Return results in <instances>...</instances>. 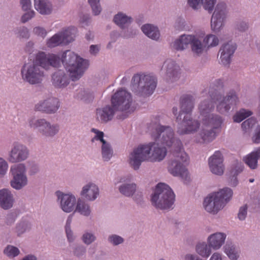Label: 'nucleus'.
Returning <instances> with one entry per match:
<instances>
[{"label":"nucleus","instance_id":"1","mask_svg":"<svg viewBox=\"0 0 260 260\" xmlns=\"http://www.w3.org/2000/svg\"><path fill=\"white\" fill-rule=\"evenodd\" d=\"M148 129L155 142L147 145H141L135 149L129 157L131 166L135 170H137L143 161L149 159L160 161L166 155V147L173 146L175 148V158L169 163L168 171L174 176L184 177L187 179L188 172L184 164L188 161V157L182 150L181 142L174 139L172 128L155 123H151Z\"/></svg>","mask_w":260,"mask_h":260},{"label":"nucleus","instance_id":"2","mask_svg":"<svg viewBox=\"0 0 260 260\" xmlns=\"http://www.w3.org/2000/svg\"><path fill=\"white\" fill-rule=\"evenodd\" d=\"M222 87V80L219 79L217 81L215 87L209 91V98L201 102L199 105L203 126L199 137L196 139L198 143H207L213 140L216 133L221 127L223 122L221 117L211 114L214 109V103L217 104V110L220 113H224L238 102V98L233 91L229 92L226 97L222 99L220 91Z\"/></svg>","mask_w":260,"mask_h":260},{"label":"nucleus","instance_id":"3","mask_svg":"<svg viewBox=\"0 0 260 260\" xmlns=\"http://www.w3.org/2000/svg\"><path fill=\"white\" fill-rule=\"evenodd\" d=\"M60 62V59L56 55L39 52L32 63H28L23 66L21 70L22 78L31 84L40 83L44 77L42 68L47 69L50 66L57 67Z\"/></svg>","mask_w":260,"mask_h":260},{"label":"nucleus","instance_id":"4","mask_svg":"<svg viewBox=\"0 0 260 260\" xmlns=\"http://www.w3.org/2000/svg\"><path fill=\"white\" fill-rule=\"evenodd\" d=\"M111 106L98 108L96 110V119L101 123H107L111 121L116 111L126 113L131 111L132 103L131 94L123 89H119L111 98Z\"/></svg>","mask_w":260,"mask_h":260},{"label":"nucleus","instance_id":"5","mask_svg":"<svg viewBox=\"0 0 260 260\" xmlns=\"http://www.w3.org/2000/svg\"><path fill=\"white\" fill-rule=\"evenodd\" d=\"M194 99L190 94H186L180 98V111L176 117L178 122L182 121L179 124L177 133L180 135L192 133L197 130L199 127V123L197 120H192L190 117L194 106Z\"/></svg>","mask_w":260,"mask_h":260},{"label":"nucleus","instance_id":"6","mask_svg":"<svg viewBox=\"0 0 260 260\" xmlns=\"http://www.w3.org/2000/svg\"><path fill=\"white\" fill-rule=\"evenodd\" d=\"M61 62L66 69L70 73V76L73 81L79 79L88 67L87 60L70 50H67L62 53Z\"/></svg>","mask_w":260,"mask_h":260},{"label":"nucleus","instance_id":"7","mask_svg":"<svg viewBox=\"0 0 260 260\" xmlns=\"http://www.w3.org/2000/svg\"><path fill=\"white\" fill-rule=\"evenodd\" d=\"M232 196L233 191L229 188L209 194L204 200V208L208 212L216 214L230 201Z\"/></svg>","mask_w":260,"mask_h":260},{"label":"nucleus","instance_id":"8","mask_svg":"<svg viewBox=\"0 0 260 260\" xmlns=\"http://www.w3.org/2000/svg\"><path fill=\"white\" fill-rule=\"evenodd\" d=\"M175 194L172 189L166 184L158 183L154 193L152 196V204L160 209H168L173 205Z\"/></svg>","mask_w":260,"mask_h":260},{"label":"nucleus","instance_id":"9","mask_svg":"<svg viewBox=\"0 0 260 260\" xmlns=\"http://www.w3.org/2000/svg\"><path fill=\"white\" fill-rule=\"evenodd\" d=\"M132 90H136L143 96H149L153 93L156 87V79L152 75L136 74L132 79Z\"/></svg>","mask_w":260,"mask_h":260},{"label":"nucleus","instance_id":"10","mask_svg":"<svg viewBox=\"0 0 260 260\" xmlns=\"http://www.w3.org/2000/svg\"><path fill=\"white\" fill-rule=\"evenodd\" d=\"M191 45L193 53L197 54L201 53L203 50V45L200 41L196 37L191 35H182L173 44V47L177 50H183Z\"/></svg>","mask_w":260,"mask_h":260},{"label":"nucleus","instance_id":"11","mask_svg":"<svg viewBox=\"0 0 260 260\" xmlns=\"http://www.w3.org/2000/svg\"><path fill=\"white\" fill-rule=\"evenodd\" d=\"M76 32L75 27H69L50 38L47 42V46L52 48L61 44H68L74 41Z\"/></svg>","mask_w":260,"mask_h":260},{"label":"nucleus","instance_id":"12","mask_svg":"<svg viewBox=\"0 0 260 260\" xmlns=\"http://www.w3.org/2000/svg\"><path fill=\"white\" fill-rule=\"evenodd\" d=\"M11 172L13 176V179L11 182L13 188L20 189L26 185L27 180L25 175V167L23 164L13 166L11 168Z\"/></svg>","mask_w":260,"mask_h":260},{"label":"nucleus","instance_id":"13","mask_svg":"<svg viewBox=\"0 0 260 260\" xmlns=\"http://www.w3.org/2000/svg\"><path fill=\"white\" fill-rule=\"evenodd\" d=\"M29 125L34 128H39V131L46 136H53L58 131V126L51 125L44 119H31L29 121Z\"/></svg>","mask_w":260,"mask_h":260},{"label":"nucleus","instance_id":"14","mask_svg":"<svg viewBox=\"0 0 260 260\" xmlns=\"http://www.w3.org/2000/svg\"><path fill=\"white\" fill-rule=\"evenodd\" d=\"M225 15V4L224 3H218L211 20V26L213 30L217 31L222 26Z\"/></svg>","mask_w":260,"mask_h":260},{"label":"nucleus","instance_id":"15","mask_svg":"<svg viewBox=\"0 0 260 260\" xmlns=\"http://www.w3.org/2000/svg\"><path fill=\"white\" fill-rule=\"evenodd\" d=\"M223 157L219 151H216L208 160L211 172L217 175H221L224 172Z\"/></svg>","mask_w":260,"mask_h":260},{"label":"nucleus","instance_id":"16","mask_svg":"<svg viewBox=\"0 0 260 260\" xmlns=\"http://www.w3.org/2000/svg\"><path fill=\"white\" fill-rule=\"evenodd\" d=\"M28 155L27 148L20 144L15 143L9 153L8 160L14 163L26 159Z\"/></svg>","mask_w":260,"mask_h":260},{"label":"nucleus","instance_id":"17","mask_svg":"<svg viewBox=\"0 0 260 260\" xmlns=\"http://www.w3.org/2000/svg\"><path fill=\"white\" fill-rule=\"evenodd\" d=\"M59 102L56 98H50L42 102H40L35 106L37 111H43L47 113L56 112L59 108Z\"/></svg>","mask_w":260,"mask_h":260},{"label":"nucleus","instance_id":"18","mask_svg":"<svg viewBox=\"0 0 260 260\" xmlns=\"http://www.w3.org/2000/svg\"><path fill=\"white\" fill-rule=\"evenodd\" d=\"M56 194L58 199H60L61 208L63 211L66 212H70L73 209L76 203V199L75 197L63 194L60 191L56 192Z\"/></svg>","mask_w":260,"mask_h":260},{"label":"nucleus","instance_id":"19","mask_svg":"<svg viewBox=\"0 0 260 260\" xmlns=\"http://www.w3.org/2000/svg\"><path fill=\"white\" fill-rule=\"evenodd\" d=\"M92 132L96 134L94 139L100 140L102 143V153L105 161L109 160L112 156V150L110 145L104 139V133L96 129L92 128Z\"/></svg>","mask_w":260,"mask_h":260},{"label":"nucleus","instance_id":"20","mask_svg":"<svg viewBox=\"0 0 260 260\" xmlns=\"http://www.w3.org/2000/svg\"><path fill=\"white\" fill-rule=\"evenodd\" d=\"M236 49V44L232 42L228 43L222 46L220 50L221 51L220 59L221 63L223 65L230 64L231 56L233 55Z\"/></svg>","mask_w":260,"mask_h":260},{"label":"nucleus","instance_id":"21","mask_svg":"<svg viewBox=\"0 0 260 260\" xmlns=\"http://www.w3.org/2000/svg\"><path fill=\"white\" fill-rule=\"evenodd\" d=\"M13 204V196L11 192L6 189L0 190V206L8 209L12 207Z\"/></svg>","mask_w":260,"mask_h":260},{"label":"nucleus","instance_id":"22","mask_svg":"<svg viewBox=\"0 0 260 260\" xmlns=\"http://www.w3.org/2000/svg\"><path fill=\"white\" fill-rule=\"evenodd\" d=\"M81 195L87 200H95L99 195V188L94 184H89L83 187Z\"/></svg>","mask_w":260,"mask_h":260},{"label":"nucleus","instance_id":"23","mask_svg":"<svg viewBox=\"0 0 260 260\" xmlns=\"http://www.w3.org/2000/svg\"><path fill=\"white\" fill-rule=\"evenodd\" d=\"M53 85L58 88L66 86L69 84V80L63 71L59 70L55 72L52 76Z\"/></svg>","mask_w":260,"mask_h":260},{"label":"nucleus","instance_id":"24","mask_svg":"<svg viewBox=\"0 0 260 260\" xmlns=\"http://www.w3.org/2000/svg\"><path fill=\"white\" fill-rule=\"evenodd\" d=\"M164 66L167 67V74L170 79L173 81L178 77L179 75V67L177 66L174 61L168 60L165 62Z\"/></svg>","mask_w":260,"mask_h":260},{"label":"nucleus","instance_id":"25","mask_svg":"<svg viewBox=\"0 0 260 260\" xmlns=\"http://www.w3.org/2000/svg\"><path fill=\"white\" fill-rule=\"evenodd\" d=\"M226 235L223 233H217L211 235L208 238L209 246L217 249L224 243Z\"/></svg>","mask_w":260,"mask_h":260},{"label":"nucleus","instance_id":"26","mask_svg":"<svg viewBox=\"0 0 260 260\" xmlns=\"http://www.w3.org/2000/svg\"><path fill=\"white\" fill-rule=\"evenodd\" d=\"M36 9L42 14L47 15L52 11V5L48 0H34Z\"/></svg>","mask_w":260,"mask_h":260},{"label":"nucleus","instance_id":"27","mask_svg":"<svg viewBox=\"0 0 260 260\" xmlns=\"http://www.w3.org/2000/svg\"><path fill=\"white\" fill-rule=\"evenodd\" d=\"M141 29L147 36L153 40H157L159 37L158 28L151 24H145L142 26Z\"/></svg>","mask_w":260,"mask_h":260},{"label":"nucleus","instance_id":"28","mask_svg":"<svg viewBox=\"0 0 260 260\" xmlns=\"http://www.w3.org/2000/svg\"><path fill=\"white\" fill-rule=\"evenodd\" d=\"M260 157V148L252 152L244 159L245 162L252 169L256 168L257 160Z\"/></svg>","mask_w":260,"mask_h":260},{"label":"nucleus","instance_id":"29","mask_svg":"<svg viewBox=\"0 0 260 260\" xmlns=\"http://www.w3.org/2000/svg\"><path fill=\"white\" fill-rule=\"evenodd\" d=\"M114 21L121 28H123L131 22L132 18L122 13H119L115 16Z\"/></svg>","mask_w":260,"mask_h":260},{"label":"nucleus","instance_id":"30","mask_svg":"<svg viewBox=\"0 0 260 260\" xmlns=\"http://www.w3.org/2000/svg\"><path fill=\"white\" fill-rule=\"evenodd\" d=\"M196 251L199 255L205 257H208L211 253L210 246L205 243L198 244L196 246Z\"/></svg>","mask_w":260,"mask_h":260},{"label":"nucleus","instance_id":"31","mask_svg":"<svg viewBox=\"0 0 260 260\" xmlns=\"http://www.w3.org/2000/svg\"><path fill=\"white\" fill-rule=\"evenodd\" d=\"M136 188L135 184H124L119 187V191L122 194L129 197L134 193Z\"/></svg>","mask_w":260,"mask_h":260},{"label":"nucleus","instance_id":"32","mask_svg":"<svg viewBox=\"0 0 260 260\" xmlns=\"http://www.w3.org/2000/svg\"><path fill=\"white\" fill-rule=\"evenodd\" d=\"M76 211L85 216H88L90 213V210L88 205L81 200L78 201Z\"/></svg>","mask_w":260,"mask_h":260},{"label":"nucleus","instance_id":"33","mask_svg":"<svg viewBox=\"0 0 260 260\" xmlns=\"http://www.w3.org/2000/svg\"><path fill=\"white\" fill-rule=\"evenodd\" d=\"M252 114V113L251 111L246 110L244 109H242L234 116V121L236 122H240L244 119L251 116Z\"/></svg>","mask_w":260,"mask_h":260},{"label":"nucleus","instance_id":"34","mask_svg":"<svg viewBox=\"0 0 260 260\" xmlns=\"http://www.w3.org/2000/svg\"><path fill=\"white\" fill-rule=\"evenodd\" d=\"M224 252L231 259L236 260L239 257L238 252L234 245L226 244L224 246Z\"/></svg>","mask_w":260,"mask_h":260},{"label":"nucleus","instance_id":"35","mask_svg":"<svg viewBox=\"0 0 260 260\" xmlns=\"http://www.w3.org/2000/svg\"><path fill=\"white\" fill-rule=\"evenodd\" d=\"M204 43L208 47H214L219 43L218 39L213 35H209L204 39Z\"/></svg>","mask_w":260,"mask_h":260},{"label":"nucleus","instance_id":"36","mask_svg":"<svg viewBox=\"0 0 260 260\" xmlns=\"http://www.w3.org/2000/svg\"><path fill=\"white\" fill-rule=\"evenodd\" d=\"M88 2L92 9L94 15H99L102 10L100 4V0H88Z\"/></svg>","mask_w":260,"mask_h":260},{"label":"nucleus","instance_id":"37","mask_svg":"<svg viewBox=\"0 0 260 260\" xmlns=\"http://www.w3.org/2000/svg\"><path fill=\"white\" fill-rule=\"evenodd\" d=\"M4 253L9 257H15L19 253V249L14 246L9 245L4 250Z\"/></svg>","mask_w":260,"mask_h":260},{"label":"nucleus","instance_id":"38","mask_svg":"<svg viewBox=\"0 0 260 260\" xmlns=\"http://www.w3.org/2000/svg\"><path fill=\"white\" fill-rule=\"evenodd\" d=\"M256 123V119L254 118H250L244 121L241 124L243 130L246 132L247 130L252 127L253 125Z\"/></svg>","mask_w":260,"mask_h":260},{"label":"nucleus","instance_id":"39","mask_svg":"<svg viewBox=\"0 0 260 260\" xmlns=\"http://www.w3.org/2000/svg\"><path fill=\"white\" fill-rule=\"evenodd\" d=\"M215 0H202V4L204 8L208 10L209 13H211L215 4Z\"/></svg>","mask_w":260,"mask_h":260},{"label":"nucleus","instance_id":"40","mask_svg":"<svg viewBox=\"0 0 260 260\" xmlns=\"http://www.w3.org/2000/svg\"><path fill=\"white\" fill-rule=\"evenodd\" d=\"M95 239V236L89 233H85L82 237L83 242L87 244H89Z\"/></svg>","mask_w":260,"mask_h":260},{"label":"nucleus","instance_id":"41","mask_svg":"<svg viewBox=\"0 0 260 260\" xmlns=\"http://www.w3.org/2000/svg\"><path fill=\"white\" fill-rule=\"evenodd\" d=\"M109 241L113 245H116L123 242V239L117 235H112L109 238Z\"/></svg>","mask_w":260,"mask_h":260},{"label":"nucleus","instance_id":"42","mask_svg":"<svg viewBox=\"0 0 260 260\" xmlns=\"http://www.w3.org/2000/svg\"><path fill=\"white\" fill-rule=\"evenodd\" d=\"M7 169V162L3 158H0V176L5 174Z\"/></svg>","mask_w":260,"mask_h":260},{"label":"nucleus","instance_id":"43","mask_svg":"<svg viewBox=\"0 0 260 260\" xmlns=\"http://www.w3.org/2000/svg\"><path fill=\"white\" fill-rule=\"evenodd\" d=\"M33 31L36 35L44 38L47 35L46 30L40 27H36L34 28Z\"/></svg>","mask_w":260,"mask_h":260},{"label":"nucleus","instance_id":"44","mask_svg":"<svg viewBox=\"0 0 260 260\" xmlns=\"http://www.w3.org/2000/svg\"><path fill=\"white\" fill-rule=\"evenodd\" d=\"M247 207L246 205H245L240 208L239 213H238V218L240 220H244L247 215Z\"/></svg>","mask_w":260,"mask_h":260},{"label":"nucleus","instance_id":"45","mask_svg":"<svg viewBox=\"0 0 260 260\" xmlns=\"http://www.w3.org/2000/svg\"><path fill=\"white\" fill-rule=\"evenodd\" d=\"M35 15L34 11H30L25 13L21 17V21L25 23L32 18Z\"/></svg>","mask_w":260,"mask_h":260},{"label":"nucleus","instance_id":"46","mask_svg":"<svg viewBox=\"0 0 260 260\" xmlns=\"http://www.w3.org/2000/svg\"><path fill=\"white\" fill-rule=\"evenodd\" d=\"M20 3L23 10L26 11L30 9L31 7L30 0H21Z\"/></svg>","mask_w":260,"mask_h":260},{"label":"nucleus","instance_id":"47","mask_svg":"<svg viewBox=\"0 0 260 260\" xmlns=\"http://www.w3.org/2000/svg\"><path fill=\"white\" fill-rule=\"evenodd\" d=\"M252 140L254 143H259L260 142V125L257 127Z\"/></svg>","mask_w":260,"mask_h":260},{"label":"nucleus","instance_id":"48","mask_svg":"<svg viewBox=\"0 0 260 260\" xmlns=\"http://www.w3.org/2000/svg\"><path fill=\"white\" fill-rule=\"evenodd\" d=\"M201 0H188V5L194 9H198Z\"/></svg>","mask_w":260,"mask_h":260},{"label":"nucleus","instance_id":"49","mask_svg":"<svg viewBox=\"0 0 260 260\" xmlns=\"http://www.w3.org/2000/svg\"><path fill=\"white\" fill-rule=\"evenodd\" d=\"M185 260H202L199 258L198 256L193 254H186L185 256Z\"/></svg>","mask_w":260,"mask_h":260},{"label":"nucleus","instance_id":"50","mask_svg":"<svg viewBox=\"0 0 260 260\" xmlns=\"http://www.w3.org/2000/svg\"><path fill=\"white\" fill-rule=\"evenodd\" d=\"M20 36L23 38H28L29 36L28 29L25 27H23L20 32Z\"/></svg>","mask_w":260,"mask_h":260},{"label":"nucleus","instance_id":"51","mask_svg":"<svg viewBox=\"0 0 260 260\" xmlns=\"http://www.w3.org/2000/svg\"><path fill=\"white\" fill-rule=\"evenodd\" d=\"M238 29L241 31H245L248 27L247 25L244 22H241L237 25Z\"/></svg>","mask_w":260,"mask_h":260},{"label":"nucleus","instance_id":"52","mask_svg":"<svg viewBox=\"0 0 260 260\" xmlns=\"http://www.w3.org/2000/svg\"><path fill=\"white\" fill-rule=\"evenodd\" d=\"M99 48L97 45H92L90 47V52L91 54H95L98 52Z\"/></svg>","mask_w":260,"mask_h":260},{"label":"nucleus","instance_id":"53","mask_svg":"<svg viewBox=\"0 0 260 260\" xmlns=\"http://www.w3.org/2000/svg\"><path fill=\"white\" fill-rule=\"evenodd\" d=\"M66 234H67V236L68 239V240L70 242L72 241L73 239V234H72V232L71 230V228H69V229L66 228Z\"/></svg>","mask_w":260,"mask_h":260},{"label":"nucleus","instance_id":"54","mask_svg":"<svg viewBox=\"0 0 260 260\" xmlns=\"http://www.w3.org/2000/svg\"><path fill=\"white\" fill-rule=\"evenodd\" d=\"M209 260H222L221 255L218 253H214Z\"/></svg>","mask_w":260,"mask_h":260},{"label":"nucleus","instance_id":"55","mask_svg":"<svg viewBox=\"0 0 260 260\" xmlns=\"http://www.w3.org/2000/svg\"><path fill=\"white\" fill-rule=\"evenodd\" d=\"M72 217H73V214L70 215L69 216V217L67 220L66 225V227H65L66 229V228H68V229L70 228L71 224V222L72 221Z\"/></svg>","mask_w":260,"mask_h":260},{"label":"nucleus","instance_id":"56","mask_svg":"<svg viewBox=\"0 0 260 260\" xmlns=\"http://www.w3.org/2000/svg\"><path fill=\"white\" fill-rule=\"evenodd\" d=\"M85 37L87 40H90L93 38V35L91 31H89L86 34Z\"/></svg>","mask_w":260,"mask_h":260},{"label":"nucleus","instance_id":"57","mask_svg":"<svg viewBox=\"0 0 260 260\" xmlns=\"http://www.w3.org/2000/svg\"><path fill=\"white\" fill-rule=\"evenodd\" d=\"M233 181H231V185L235 186L237 185V184H238V180H237V178L235 176H233Z\"/></svg>","mask_w":260,"mask_h":260},{"label":"nucleus","instance_id":"58","mask_svg":"<svg viewBox=\"0 0 260 260\" xmlns=\"http://www.w3.org/2000/svg\"><path fill=\"white\" fill-rule=\"evenodd\" d=\"M22 260H37V258L34 256L28 255L24 257Z\"/></svg>","mask_w":260,"mask_h":260},{"label":"nucleus","instance_id":"59","mask_svg":"<svg viewBox=\"0 0 260 260\" xmlns=\"http://www.w3.org/2000/svg\"><path fill=\"white\" fill-rule=\"evenodd\" d=\"M21 224H19L18 226H17V232L18 233V235H19L20 234H22L23 232H24L25 231V229H24L22 231H21L20 230V228H21Z\"/></svg>","mask_w":260,"mask_h":260},{"label":"nucleus","instance_id":"60","mask_svg":"<svg viewBox=\"0 0 260 260\" xmlns=\"http://www.w3.org/2000/svg\"><path fill=\"white\" fill-rule=\"evenodd\" d=\"M173 112L174 114L176 115L177 114V108H175V107H174L173 108Z\"/></svg>","mask_w":260,"mask_h":260},{"label":"nucleus","instance_id":"61","mask_svg":"<svg viewBox=\"0 0 260 260\" xmlns=\"http://www.w3.org/2000/svg\"><path fill=\"white\" fill-rule=\"evenodd\" d=\"M79 250H81V252L84 253L85 252V250L83 247H79Z\"/></svg>","mask_w":260,"mask_h":260},{"label":"nucleus","instance_id":"62","mask_svg":"<svg viewBox=\"0 0 260 260\" xmlns=\"http://www.w3.org/2000/svg\"><path fill=\"white\" fill-rule=\"evenodd\" d=\"M75 253L76 255H77V256H78L79 255V254L78 253V249H76V250L75 251Z\"/></svg>","mask_w":260,"mask_h":260},{"label":"nucleus","instance_id":"63","mask_svg":"<svg viewBox=\"0 0 260 260\" xmlns=\"http://www.w3.org/2000/svg\"><path fill=\"white\" fill-rule=\"evenodd\" d=\"M254 181V179H249V182H253Z\"/></svg>","mask_w":260,"mask_h":260},{"label":"nucleus","instance_id":"64","mask_svg":"<svg viewBox=\"0 0 260 260\" xmlns=\"http://www.w3.org/2000/svg\"><path fill=\"white\" fill-rule=\"evenodd\" d=\"M23 228H24V225H23V224L22 225L21 229H23Z\"/></svg>","mask_w":260,"mask_h":260}]
</instances>
